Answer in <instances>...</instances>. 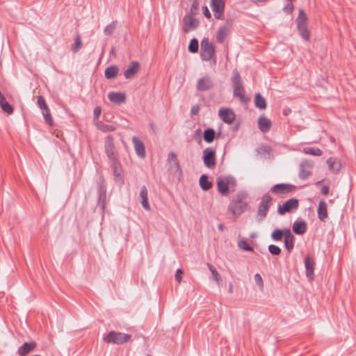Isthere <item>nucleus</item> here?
Instances as JSON below:
<instances>
[{
	"label": "nucleus",
	"instance_id": "1",
	"mask_svg": "<svg viewBox=\"0 0 356 356\" xmlns=\"http://www.w3.org/2000/svg\"><path fill=\"white\" fill-rule=\"evenodd\" d=\"M247 198L246 192L239 191L230 201L227 210L234 218L239 217L247 209L248 206Z\"/></svg>",
	"mask_w": 356,
	"mask_h": 356
},
{
	"label": "nucleus",
	"instance_id": "2",
	"mask_svg": "<svg viewBox=\"0 0 356 356\" xmlns=\"http://www.w3.org/2000/svg\"><path fill=\"white\" fill-rule=\"evenodd\" d=\"M232 82L234 97L239 98L241 102H247L248 99L245 96V90L243 81L239 72L236 70H234L232 72Z\"/></svg>",
	"mask_w": 356,
	"mask_h": 356
},
{
	"label": "nucleus",
	"instance_id": "3",
	"mask_svg": "<svg viewBox=\"0 0 356 356\" xmlns=\"http://www.w3.org/2000/svg\"><path fill=\"white\" fill-rule=\"evenodd\" d=\"M236 186V181L232 176L218 177L217 179V188L218 192L222 196H227L229 191H234Z\"/></svg>",
	"mask_w": 356,
	"mask_h": 356
},
{
	"label": "nucleus",
	"instance_id": "4",
	"mask_svg": "<svg viewBox=\"0 0 356 356\" xmlns=\"http://www.w3.org/2000/svg\"><path fill=\"white\" fill-rule=\"evenodd\" d=\"M131 336L129 334L111 331L106 336L104 337V341L108 343L122 344L129 341Z\"/></svg>",
	"mask_w": 356,
	"mask_h": 356
},
{
	"label": "nucleus",
	"instance_id": "5",
	"mask_svg": "<svg viewBox=\"0 0 356 356\" xmlns=\"http://www.w3.org/2000/svg\"><path fill=\"white\" fill-rule=\"evenodd\" d=\"M215 55V48L209 38H204L201 41L200 57L202 60L209 61Z\"/></svg>",
	"mask_w": 356,
	"mask_h": 356
},
{
	"label": "nucleus",
	"instance_id": "6",
	"mask_svg": "<svg viewBox=\"0 0 356 356\" xmlns=\"http://www.w3.org/2000/svg\"><path fill=\"white\" fill-rule=\"evenodd\" d=\"M272 204V197L269 195V193L264 194L261 199V202H259L258 210H257V216L259 217V220H264L266 216L267 213Z\"/></svg>",
	"mask_w": 356,
	"mask_h": 356
},
{
	"label": "nucleus",
	"instance_id": "7",
	"mask_svg": "<svg viewBox=\"0 0 356 356\" xmlns=\"http://www.w3.org/2000/svg\"><path fill=\"white\" fill-rule=\"evenodd\" d=\"M105 153L111 161L120 159L119 154L116 150L114 138L112 136L108 135L105 138L104 141Z\"/></svg>",
	"mask_w": 356,
	"mask_h": 356
},
{
	"label": "nucleus",
	"instance_id": "8",
	"mask_svg": "<svg viewBox=\"0 0 356 356\" xmlns=\"http://www.w3.org/2000/svg\"><path fill=\"white\" fill-rule=\"evenodd\" d=\"M299 207V200L297 198L293 197L286 200L282 205H279L277 207V213L283 216L286 213H291L297 210Z\"/></svg>",
	"mask_w": 356,
	"mask_h": 356
},
{
	"label": "nucleus",
	"instance_id": "9",
	"mask_svg": "<svg viewBox=\"0 0 356 356\" xmlns=\"http://www.w3.org/2000/svg\"><path fill=\"white\" fill-rule=\"evenodd\" d=\"M232 26L233 21L229 19L218 29L216 33V41L218 43L222 44L225 42L226 38H227L231 33Z\"/></svg>",
	"mask_w": 356,
	"mask_h": 356
},
{
	"label": "nucleus",
	"instance_id": "10",
	"mask_svg": "<svg viewBox=\"0 0 356 356\" xmlns=\"http://www.w3.org/2000/svg\"><path fill=\"white\" fill-rule=\"evenodd\" d=\"M296 189V186L291 184H277L270 188V191L277 195L289 194Z\"/></svg>",
	"mask_w": 356,
	"mask_h": 356
},
{
	"label": "nucleus",
	"instance_id": "11",
	"mask_svg": "<svg viewBox=\"0 0 356 356\" xmlns=\"http://www.w3.org/2000/svg\"><path fill=\"white\" fill-rule=\"evenodd\" d=\"M111 168L113 171L115 181L118 183L120 185H123L124 183L122 175L123 170L120 159L111 161Z\"/></svg>",
	"mask_w": 356,
	"mask_h": 356
},
{
	"label": "nucleus",
	"instance_id": "12",
	"mask_svg": "<svg viewBox=\"0 0 356 356\" xmlns=\"http://www.w3.org/2000/svg\"><path fill=\"white\" fill-rule=\"evenodd\" d=\"M202 159L206 167L209 169L214 168L216 165L215 150L209 147L204 149Z\"/></svg>",
	"mask_w": 356,
	"mask_h": 356
},
{
	"label": "nucleus",
	"instance_id": "13",
	"mask_svg": "<svg viewBox=\"0 0 356 356\" xmlns=\"http://www.w3.org/2000/svg\"><path fill=\"white\" fill-rule=\"evenodd\" d=\"M314 167V162L309 160H304L300 165L299 177L305 180L312 175V169Z\"/></svg>",
	"mask_w": 356,
	"mask_h": 356
},
{
	"label": "nucleus",
	"instance_id": "14",
	"mask_svg": "<svg viewBox=\"0 0 356 356\" xmlns=\"http://www.w3.org/2000/svg\"><path fill=\"white\" fill-rule=\"evenodd\" d=\"M213 86L211 78L209 75H205L197 80L196 88L200 92H205L212 89Z\"/></svg>",
	"mask_w": 356,
	"mask_h": 356
},
{
	"label": "nucleus",
	"instance_id": "15",
	"mask_svg": "<svg viewBox=\"0 0 356 356\" xmlns=\"http://www.w3.org/2000/svg\"><path fill=\"white\" fill-rule=\"evenodd\" d=\"M106 187L103 180L98 182V206L102 212L106 207Z\"/></svg>",
	"mask_w": 356,
	"mask_h": 356
},
{
	"label": "nucleus",
	"instance_id": "16",
	"mask_svg": "<svg viewBox=\"0 0 356 356\" xmlns=\"http://www.w3.org/2000/svg\"><path fill=\"white\" fill-rule=\"evenodd\" d=\"M211 6L214 17L218 19H222L225 10V0H211Z\"/></svg>",
	"mask_w": 356,
	"mask_h": 356
},
{
	"label": "nucleus",
	"instance_id": "17",
	"mask_svg": "<svg viewBox=\"0 0 356 356\" xmlns=\"http://www.w3.org/2000/svg\"><path fill=\"white\" fill-rule=\"evenodd\" d=\"M184 31L185 33L189 32L191 30L195 29L198 25V21L192 15H186L183 18Z\"/></svg>",
	"mask_w": 356,
	"mask_h": 356
},
{
	"label": "nucleus",
	"instance_id": "18",
	"mask_svg": "<svg viewBox=\"0 0 356 356\" xmlns=\"http://www.w3.org/2000/svg\"><path fill=\"white\" fill-rule=\"evenodd\" d=\"M132 143L134 144L136 154L142 159L145 158L146 155V152L143 142L141 140H140L137 136H134L132 138Z\"/></svg>",
	"mask_w": 356,
	"mask_h": 356
},
{
	"label": "nucleus",
	"instance_id": "19",
	"mask_svg": "<svg viewBox=\"0 0 356 356\" xmlns=\"http://www.w3.org/2000/svg\"><path fill=\"white\" fill-rule=\"evenodd\" d=\"M219 115L222 121L227 124H232L235 120L234 113L229 108H220Z\"/></svg>",
	"mask_w": 356,
	"mask_h": 356
},
{
	"label": "nucleus",
	"instance_id": "20",
	"mask_svg": "<svg viewBox=\"0 0 356 356\" xmlns=\"http://www.w3.org/2000/svg\"><path fill=\"white\" fill-rule=\"evenodd\" d=\"M140 64L138 61H132L124 71V75L127 79H132L139 71Z\"/></svg>",
	"mask_w": 356,
	"mask_h": 356
},
{
	"label": "nucleus",
	"instance_id": "21",
	"mask_svg": "<svg viewBox=\"0 0 356 356\" xmlns=\"http://www.w3.org/2000/svg\"><path fill=\"white\" fill-rule=\"evenodd\" d=\"M315 262L309 256L305 258V266L306 270V276L309 280H313Z\"/></svg>",
	"mask_w": 356,
	"mask_h": 356
},
{
	"label": "nucleus",
	"instance_id": "22",
	"mask_svg": "<svg viewBox=\"0 0 356 356\" xmlns=\"http://www.w3.org/2000/svg\"><path fill=\"white\" fill-rule=\"evenodd\" d=\"M37 344L35 341L25 342L17 350V353L19 356H26L30 352L33 350Z\"/></svg>",
	"mask_w": 356,
	"mask_h": 356
},
{
	"label": "nucleus",
	"instance_id": "23",
	"mask_svg": "<svg viewBox=\"0 0 356 356\" xmlns=\"http://www.w3.org/2000/svg\"><path fill=\"white\" fill-rule=\"evenodd\" d=\"M108 98L111 102L120 104L125 102L126 95L123 92H111L108 95Z\"/></svg>",
	"mask_w": 356,
	"mask_h": 356
},
{
	"label": "nucleus",
	"instance_id": "24",
	"mask_svg": "<svg viewBox=\"0 0 356 356\" xmlns=\"http://www.w3.org/2000/svg\"><path fill=\"white\" fill-rule=\"evenodd\" d=\"M327 163L330 171L332 173L337 174L341 167V161L336 157H330L327 160Z\"/></svg>",
	"mask_w": 356,
	"mask_h": 356
},
{
	"label": "nucleus",
	"instance_id": "25",
	"mask_svg": "<svg viewBox=\"0 0 356 356\" xmlns=\"http://www.w3.org/2000/svg\"><path fill=\"white\" fill-rule=\"evenodd\" d=\"M272 126L271 121L265 116H260L258 120V127L262 133L268 132Z\"/></svg>",
	"mask_w": 356,
	"mask_h": 356
},
{
	"label": "nucleus",
	"instance_id": "26",
	"mask_svg": "<svg viewBox=\"0 0 356 356\" xmlns=\"http://www.w3.org/2000/svg\"><path fill=\"white\" fill-rule=\"evenodd\" d=\"M140 203L146 211L151 209L150 205L148 202V191L145 186H142L140 192Z\"/></svg>",
	"mask_w": 356,
	"mask_h": 356
},
{
	"label": "nucleus",
	"instance_id": "27",
	"mask_svg": "<svg viewBox=\"0 0 356 356\" xmlns=\"http://www.w3.org/2000/svg\"><path fill=\"white\" fill-rule=\"evenodd\" d=\"M318 218L322 222H325L327 218V204L325 201L321 200L317 209Z\"/></svg>",
	"mask_w": 356,
	"mask_h": 356
},
{
	"label": "nucleus",
	"instance_id": "28",
	"mask_svg": "<svg viewBox=\"0 0 356 356\" xmlns=\"http://www.w3.org/2000/svg\"><path fill=\"white\" fill-rule=\"evenodd\" d=\"M294 240L295 237L291 233L290 229H289L288 232L286 233L284 236V246L285 248L291 252L294 247Z\"/></svg>",
	"mask_w": 356,
	"mask_h": 356
},
{
	"label": "nucleus",
	"instance_id": "29",
	"mask_svg": "<svg viewBox=\"0 0 356 356\" xmlns=\"http://www.w3.org/2000/svg\"><path fill=\"white\" fill-rule=\"evenodd\" d=\"M0 106L8 115L13 113V107L6 101L5 96L0 92Z\"/></svg>",
	"mask_w": 356,
	"mask_h": 356
},
{
	"label": "nucleus",
	"instance_id": "30",
	"mask_svg": "<svg viewBox=\"0 0 356 356\" xmlns=\"http://www.w3.org/2000/svg\"><path fill=\"white\" fill-rule=\"evenodd\" d=\"M307 230V224L305 221H296L293 224V231L295 234L302 235L305 233Z\"/></svg>",
	"mask_w": 356,
	"mask_h": 356
},
{
	"label": "nucleus",
	"instance_id": "31",
	"mask_svg": "<svg viewBox=\"0 0 356 356\" xmlns=\"http://www.w3.org/2000/svg\"><path fill=\"white\" fill-rule=\"evenodd\" d=\"M118 72L119 69L117 65H111L105 70L104 75L106 79H112L117 76Z\"/></svg>",
	"mask_w": 356,
	"mask_h": 356
},
{
	"label": "nucleus",
	"instance_id": "32",
	"mask_svg": "<svg viewBox=\"0 0 356 356\" xmlns=\"http://www.w3.org/2000/svg\"><path fill=\"white\" fill-rule=\"evenodd\" d=\"M254 105L257 108L264 110L266 108L267 104L264 97L260 94L257 93L254 96Z\"/></svg>",
	"mask_w": 356,
	"mask_h": 356
},
{
	"label": "nucleus",
	"instance_id": "33",
	"mask_svg": "<svg viewBox=\"0 0 356 356\" xmlns=\"http://www.w3.org/2000/svg\"><path fill=\"white\" fill-rule=\"evenodd\" d=\"M298 31L303 39L308 41L310 38L309 32L307 29V23L297 24Z\"/></svg>",
	"mask_w": 356,
	"mask_h": 356
},
{
	"label": "nucleus",
	"instance_id": "34",
	"mask_svg": "<svg viewBox=\"0 0 356 356\" xmlns=\"http://www.w3.org/2000/svg\"><path fill=\"white\" fill-rule=\"evenodd\" d=\"M215 136L216 132L213 129L208 128L204 131L203 138L206 143H212L215 139Z\"/></svg>",
	"mask_w": 356,
	"mask_h": 356
},
{
	"label": "nucleus",
	"instance_id": "35",
	"mask_svg": "<svg viewBox=\"0 0 356 356\" xmlns=\"http://www.w3.org/2000/svg\"><path fill=\"white\" fill-rule=\"evenodd\" d=\"M289 228L284 229H275L271 234V238L273 241H280L284 237L286 233L288 232Z\"/></svg>",
	"mask_w": 356,
	"mask_h": 356
},
{
	"label": "nucleus",
	"instance_id": "36",
	"mask_svg": "<svg viewBox=\"0 0 356 356\" xmlns=\"http://www.w3.org/2000/svg\"><path fill=\"white\" fill-rule=\"evenodd\" d=\"M200 185L203 191H209L212 187V182L209 181L208 176L207 175H201L200 178Z\"/></svg>",
	"mask_w": 356,
	"mask_h": 356
},
{
	"label": "nucleus",
	"instance_id": "37",
	"mask_svg": "<svg viewBox=\"0 0 356 356\" xmlns=\"http://www.w3.org/2000/svg\"><path fill=\"white\" fill-rule=\"evenodd\" d=\"M302 152L306 154H310L313 156H321L323 154L322 150L318 147H304Z\"/></svg>",
	"mask_w": 356,
	"mask_h": 356
},
{
	"label": "nucleus",
	"instance_id": "38",
	"mask_svg": "<svg viewBox=\"0 0 356 356\" xmlns=\"http://www.w3.org/2000/svg\"><path fill=\"white\" fill-rule=\"evenodd\" d=\"M198 49H199V42H198L197 39H196V38L191 39L190 41L189 45L188 47V51L192 54H195L198 51Z\"/></svg>",
	"mask_w": 356,
	"mask_h": 356
},
{
	"label": "nucleus",
	"instance_id": "39",
	"mask_svg": "<svg viewBox=\"0 0 356 356\" xmlns=\"http://www.w3.org/2000/svg\"><path fill=\"white\" fill-rule=\"evenodd\" d=\"M44 121L49 126H53V120L49 108L42 110Z\"/></svg>",
	"mask_w": 356,
	"mask_h": 356
},
{
	"label": "nucleus",
	"instance_id": "40",
	"mask_svg": "<svg viewBox=\"0 0 356 356\" xmlns=\"http://www.w3.org/2000/svg\"><path fill=\"white\" fill-rule=\"evenodd\" d=\"M207 266L213 276L214 280L217 282L218 284H220V282H222V279L220 277V275L216 270V269L214 268V266L209 263L207 264Z\"/></svg>",
	"mask_w": 356,
	"mask_h": 356
},
{
	"label": "nucleus",
	"instance_id": "41",
	"mask_svg": "<svg viewBox=\"0 0 356 356\" xmlns=\"http://www.w3.org/2000/svg\"><path fill=\"white\" fill-rule=\"evenodd\" d=\"M81 46H82L81 38L79 34H77L75 38V40H74V43L72 47V51L74 53L78 52L79 50L80 49V48L81 47Z\"/></svg>",
	"mask_w": 356,
	"mask_h": 356
},
{
	"label": "nucleus",
	"instance_id": "42",
	"mask_svg": "<svg viewBox=\"0 0 356 356\" xmlns=\"http://www.w3.org/2000/svg\"><path fill=\"white\" fill-rule=\"evenodd\" d=\"M116 21H113L108 25H107L104 29V33L106 35H111L116 27Z\"/></svg>",
	"mask_w": 356,
	"mask_h": 356
},
{
	"label": "nucleus",
	"instance_id": "43",
	"mask_svg": "<svg viewBox=\"0 0 356 356\" xmlns=\"http://www.w3.org/2000/svg\"><path fill=\"white\" fill-rule=\"evenodd\" d=\"M238 246L239 248H241L242 250H244L245 251H249V252H253L254 251V248L252 246H250L246 242V241H245L243 239H241V240L238 241Z\"/></svg>",
	"mask_w": 356,
	"mask_h": 356
},
{
	"label": "nucleus",
	"instance_id": "44",
	"mask_svg": "<svg viewBox=\"0 0 356 356\" xmlns=\"http://www.w3.org/2000/svg\"><path fill=\"white\" fill-rule=\"evenodd\" d=\"M98 128L103 132L107 133V132H111L115 130V127L111 124H106L101 122L99 124H98Z\"/></svg>",
	"mask_w": 356,
	"mask_h": 356
},
{
	"label": "nucleus",
	"instance_id": "45",
	"mask_svg": "<svg viewBox=\"0 0 356 356\" xmlns=\"http://www.w3.org/2000/svg\"><path fill=\"white\" fill-rule=\"evenodd\" d=\"M268 251L271 254L275 256H278L281 254V249L278 246L273 244L268 245Z\"/></svg>",
	"mask_w": 356,
	"mask_h": 356
},
{
	"label": "nucleus",
	"instance_id": "46",
	"mask_svg": "<svg viewBox=\"0 0 356 356\" xmlns=\"http://www.w3.org/2000/svg\"><path fill=\"white\" fill-rule=\"evenodd\" d=\"M307 17L305 13V11L302 9H300L299 10L298 17L296 19L297 24L300 23H307Z\"/></svg>",
	"mask_w": 356,
	"mask_h": 356
},
{
	"label": "nucleus",
	"instance_id": "47",
	"mask_svg": "<svg viewBox=\"0 0 356 356\" xmlns=\"http://www.w3.org/2000/svg\"><path fill=\"white\" fill-rule=\"evenodd\" d=\"M37 103L41 110L48 108L44 97L41 95H39L38 97Z\"/></svg>",
	"mask_w": 356,
	"mask_h": 356
},
{
	"label": "nucleus",
	"instance_id": "48",
	"mask_svg": "<svg viewBox=\"0 0 356 356\" xmlns=\"http://www.w3.org/2000/svg\"><path fill=\"white\" fill-rule=\"evenodd\" d=\"M254 282L259 289L262 290L264 288V282L261 276L259 273L254 275Z\"/></svg>",
	"mask_w": 356,
	"mask_h": 356
},
{
	"label": "nucleus",
	"instance_id": "49",
	"mask_svg": "<svg viewBox=\"0 0 356 356\" xmlns=\"http://www.w3.org/2000/svg\"><path fill=\"white\" fill-rule=\"evenodd\" d=\"M283 10L287 14H291L293 10V5L292 2L288 3L283 8Z\"/></svg>",
	"mask_w": 356,
	"mask_h": 356
},
{
	"label": "nucleus",
	"instance_id": "50",
	"mask_svg": "<svg viewBox=\"0 0 356 356\" xmlns=\"http://www.w3.org/2000/svg\"><path fill=\"white\" fill-rule=\"evenodd\" d=\"M168 159L169 160H172L175 162V164L177 166V168H179V161L177 160V155L174 152H170L169 154H168Z\"/></svg>",
	"mask_w": 356,
	"mask_h": 356
},
{
	"label": "nucleus",
	"instance_id": "51",
	"mask_svg": "<svg viewBox=\"0 0 356 356\" xmlns=\"http://www.w3.org/2000/svg\"><path fill=\"white\" fill-rule=\"evenodd\" d=\"M184 272L181 269H177L175 273V279L178 282H180L182 278Z\"/></svg>",
	"mask_w": 356,
	"mask_h": 356
},
{
	"label": "nucleus",
	"instance_id": "52",
	"mask_svg": "<svg viewBox=\"0 0 356 356\" xmlns=\"http://www.w3.org/2000/svg\"><path fill=\"white\" fill-rule=\"evenodd\" d=\"M200 106L197 104L193 106L191 110V115H197L200 111Z\"/></svg>",
	"mask_w": 356,
	"mask_h": 356
},
{
	"label": "nucleus",
	"instance_id": "53",
	"mask_svg": "<svg viewBox=\"0 0 356 356\" xmlns=\"http://www.w3.org/2000/svg\"><path fill=\"white\" fill-rule=\"evenodd\" d=\"M202 10H203V14L204 15L208 18V19H210L211 17V15L208 9V8L207 6H204L202 8Z\"/></svg>",
	"mask_w": 356,
	"mask_h": 356
},
{
	"label": "nucleus",
	"instance_id": "54",
	"mask_svg": "<svg viewBox=\"0 0 356 356\" xmlns=\"http://www.w3.org/2000/svg\"><path fill=\"white\" fill-rule=\"evenodd\" d=\"M101 108L99 106H97L94 109V112H93V114H94V117L95 118H98L101 114Z\"/></svg>",
	"mask_w": 356,
	"mask_h": 356
},
{
	"label": "nucleus",
	"instance_id": "55",
	"mask_svg": "<svg viewBox=\"0 0 356 356\" xmlns=\"http://www.w3.org/2000/svg\"><path fill=\"white\" fill-rule=\"evenodd\" d=\"M330 188L328 186L324 185L322 186L321 192L323 195H327L329 193Z\"/></svg>",
	"mask_w": 356,
	"mask_h": 356
},
{
	"label": "nucleus",
	"instance_id": "56",
	"mask_svg": "<svg viewBox=\"0 0 356 356\" xmlns=\"http://www.w3.org/2000/svg\"><path fill=\"white\" fill-rule=\"evenodd\" d=\"M255 3H265L268 0H252Z\"/></svg>",
	"mask_w": 356,
	"mask_h": 356
},
{
	"label": "nucleus",
	"instance_id": "57",
	"mask_svg": "<svg viewBox=\"0 0 356 356\" xmlns=\"http://www.w3.org/2000/svg\"><path fill=\"white\" fill-rule=\"evenodd\" d=\"M291 112V110L289 108H284L283 111V114L284 115H287Z\"/></svg>",
	"mask_w": 356,
	"mask_h": 356
},
{
	"label": "nucleus",
	"instance_id": "58",
	"mask_svg": "<svg viewBox=\"0 0 356 356\" xmlns=\"http://www.w3.org/2000/svg\"><path fill=\"white\" fill-rule=\"evenodd\" d=\"M218 228L220 231L222 232L224 230V225L222 224H219L218 225Z\"/></svg>",
	"mask_w": 356,
	"mask_h": 356
},
{
	"label": "nucleus",
	"instance_id": "59",
	"mask_svg": "<svg viewBox=\"0 0 356 356\" xmlns=\"http://www.w3.org/2000/svg\"><path fill=\"white\" fill-rule=\"evenodd\" d=\"M195 4H196V2H194V3H193L192 7H191V10H192L193 8H194V9H195V8H196V6H195Z\"/></svg>",
	"mask_w": 356,
	"mask_h": 356
},
{
	"label": "nucleus",
	"instance_id": "60",
	"mask_svg": "<svg viewBox=\"0 0 356 356\" xmlns=\"http://www.w3.org/2000/svg\"><path fill=\"white\" fill-rule=\"evenodd\" d=\"M229 291L230 293L232 291V284H230V285H229Z\"/></svg>",
	"mask_w": 356,
	"mask_h": 356
},
{
	"label": "nucleus",
	"instance_id": "61",
	"mask_svg": "<svg viewBox=\"0 0 356 356\" xmlns=\"http://www.w3.org/2000/svg\"><path fill=\"white\" fill-rule=\"evenodd\" d=\"M330 141L332 142V143L335 142L334 138V137H331L330 138Z\"/></svg>",
	"mask_w": 356,
	"mask_h": 356
},
{
	"label": "nucleus",
	"instance_id": "62",
	"mask_svg": "<svg viewBox=\"0 0 356 356\" xmlns=\"http://www.w3.org/2000/svg\"><path fill=\"white\" fill-rule=\"evenodd\" d=\"M150 127H151V128H152V129H153V128H154V124H150Z\"/></svg>",
	"mask_w": 356,
	"mask_h": 356
},
{
	"label": "nucleus",
	"instance_id": "63",
	"mask_svg": "<svg viewBox=\"0 0 356 356\" xmlns=\"http://www.w3.org/2000/svg\"><path fill=\"white\" fill-rule=\"evenodd\" d=\"M289 2H293L294 0H287Z\"/></svg>",
	"mask_w": 356,
	"mask_h": 356
}]
</instances>
